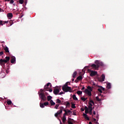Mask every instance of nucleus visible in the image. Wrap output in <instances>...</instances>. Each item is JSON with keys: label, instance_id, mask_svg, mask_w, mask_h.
<instances>
[{"label": "nucleus", "instance_id": "obj_41", "mask_svg": "<svg viewBox=\"0 0 124 124\" xmlns=\"http://www.w3.org/2000/svg\"><path fill=\"white\" fill-rule=\"evenodd\" d=\"M59 106H60V105L56 104L55 107V109H58V108H59Z\"/></svg>", "mask_w": 124, "mask_h": 124}, {"label": "nucleus", "instance_id": "obj_1", "mask_svg": "<svg viewBox=\"0 0 124 124\" xmlns=\"http://www.w3.org/2000/svg\"><path fill=\"white\" fill-rule=\"evenodd\" d=\"M95 64H93L91 65V67H92L93 69L95 70H98V68H99V66H103L104 64L102 62L98 60H96L95 61Z\"/></svg>", "mask_w": 124, "mask_h": 124}, {"label": "nucleus", "instance_id": "obj_56", "mask_svg": "<svg viewBox=\"0 0 124 124\" xmlns=\"http://www.w3.org/2000/svg\"><path fill=\"white\" fill-rule=\"evenodd\" d=\"M78 80L77 78V79H76L75 80V83H78Z\"/></svg>", "mask_w": 124, "mask_h": 124}, {"label": "nucleus", "instance_id": "obj_44", "mask_svg": "<svg viewBox=\"0 0 124 124\" xmlns=\"http://www.w3.org/2000/svg\"><path fill=\"white\" fill-rule=\"evenodd\" d=\"M84 110H89V108H88V107L85 106L84 107Z\"/></svg>", "mask_w": 124, "mask_h": 124}, {"label": "nucleus", "instance_id": "obj_12", "mask_svg": "<svg viewBox=\"0 0 124 124\" xmlns=\"http://www.w3.org/2000/svg\"><path fill=\"white\" fill-rule=\"evenodd\" d=\"M83 116L84 117L85 120H87V121H90V118L88 117V115H87V114L83 113Z\"/></svg>", "mask_w": 124, "mask_h": 124}, {"label": "nucleus", "instance_id": "obj_49", "mask_svg": "<svg viewBox=\"0 0 124 124\" xmlns=\"http://www.w3.org/2000/svg\"><path fill=\"white\" fill-rule=\"evenodd\" d=\"M89 106H90L91 107H93V104L91 103H89Z\"/></svg>", "mask_w": 124, "mask_h": 124}, {"label": "nucleus", "instance_id": "obj_22", "mask_svg": "<svg viewBox=\"0 0 124 124\" xmlns=\"http://www.w3.org/2000/svg\"><path fill=\"white\" fill-rule=\"evenodd\" d=\"M107 88L108 89H111V83H108L107 85Z\"/></svg>", "mask_w": 124, "mask_h": 124}, {"label": "nucleus", "instance_id": "obj_60", "mask_svg": "<svg viewBox=\"0 0 124 124\" xmlns=\"http://www.w3.org/2000/svg\"><path fill=\"white\" fill-rule=\"evenodd\" d=\"M3 23H4V24H6V23H8V21H4Z\"/></svg>", "mask_w": 124, "mask_h": 124}, {"label": "nucleus", "instance_id": "obj_39", "mask_svg": "<svg viewBox=\"0 0 124 124\" xmlns=\"http://www.w3.org/2000/svg\"><path fill=\"white\" fill-rule=\"evenodd\" d=\"M89 103H91V104H93V105H94V102L93 100H90Z\"/></svg>", "mask_w": 124, "mask_h": 124}, {"label": "nucleus", "instance_id": "obj_17", "mask_svg": "<svg viewBox=\"0 0 124 124\" xmlns=\"http://www.w3.org/2000/svg\"><path fill=\"white\" fill-rule=\"evenodd\" d=\"M63 111H64V112H65L64 113H63V117H65V116H66V115H67V111H66V110H65V109H63Z\"/></svg>", "mask_w": 124, "mask_h": 124}, {"label": "nucleus", "instance_id": "obj_6", "mask_svg": "<svg viewBox=\"0 0 124 124\" xmlns=\"http://www.w3.org/2000/svg\"><path fill=\"white\" fill-rule=\"evenodd\" d=\"M105 80V75L102 74L101 77L100 78H99V81L100 82H104Z\"/></svg>", "mask_w": 124, "mask_h": 124}, {"label": "nucleus", "instance_id": "obj_38", "mask_svg": "<svg viewBox=\"0 0 124 124\" xmlns=\"http://www.w3.org/2000/svg\"><path fill=\"white\" fill-rule=\"evenodd\" d=\"M98 91L99 92V93H102V90H101V88H98Z\"/></svg>", "mask_w": 124, "mask_h": 124}, {"label": "nucleus", "instance_id": "obj_57", "mask_svg": "<svg viewBox=\"0 0 124 124\" xmlns=\"http://www.w3.org/2000/svg\"><path fill=\"white\" fill-rule=\"evenodd\" d=\"M84 90H85V86H83L82 89H81V91H84Z\"/></svg>", "mask_w": 124, "mask_h": 124}, {"label": "nucleus", "instance_id": "obj_3", "mask_svg": "<svg viewBox=\"0 0 124 124\" xmlns=\"http://www.w3.org/2000/svg\"><path fill=\"white\" fill-rule=\"evenodd\" d=\"M39 97L41 98V101H46L47 100V97L45 95V93H38Z\"/></svg>", "mask_w": 124, "mask_h": 124}, {"label": "nucleus", "instance_id": "obj_26", "mask_svg": "<svg viewBox=\"0 0 124 124\" xmlns=\"http://www.w3.org/2000/svg\"><path fill=\"white\" fill-rule=\"evenodd\" d=\"M44 104L42 103H40V107H41V108H44Z\"/></svg>", "mask_w": 124, "mask_h": 124}, {"label": "nucleus", "instance_id": "obj_54", "mask_svg": "<svg viewBox=\"0 0 124 124\" xmlns=\"http://www.w3.org/2000/svg\"><path fill=\"white\" fill-rule=\"evenodd\" d=\"M48 91H49V93H52L53 92V90H52V89H48Z\"/></svg>", "mask_w": 124, "mask_h": 124}, {"label": "nucleus", "instance_id": "obj_40", "mask_svg": "<svg viewBox=\"0 0 124 124\" xmlns=\"http://www.w3.org/2000/svg\"><path fill=\"white\" fill-rule=\"evenodd\" d=\"M93 122L95 123V124H98L97 122H96V119L95 118H93Z\"/></svg>", "mask_w": 124, "mask_h": 124}, {"label": "nucleus", "instance_id": "obj_58", "mask_svg": "<svg viewBox=\"0 0 124 124\" xmlns=\"http://www.w3.org/2000/svg\"><path fill=\"white\" fill-rule=\"evenodd\" d=\"M59 94H63V92H60V93H59Z\"/></svg>", "mask_w": 124, "mask_h": 124}, {"label": "nucleus", "instance_id": "obj_51", "mask_svg": "<svg viewBox=\"0 0 124 124\" xmlns=\"http://www.w3.org/2000/svg\"><path fill=\"white\" fill-rule=\"evenodd\" d=\"M3 55V51L0 52V56H2Z\"/></svg>", "mask_w": 124, "mask_h": 124}, {"label": "nucleus", "instance_id": "obj_21", "mask_svg": "<svg viewBox=\"0 0 124 124\" xmlns=\"http://www.w3.org/2000/svg\"><path fill=\"white\" fill-rule=\"evenodd\" d=\"M68 85H70V82H66L62 87H68Z\"/></svg>", "mask_w": 124, "mask_h": 124}, {"label": "nucleus", "instance_id": "obj_29", "mask_svg": "<svg viewBox=\"0 0 124 124\" xmlns=\"http://www.w3.org/2000/svg\"><path fill=\"white\" fill-rule=\"evenodd\" d=\"M7 103L8 105H11V104H12V102L11 101V100L7 101Z\"/></svg>", "mask_w": 124, "mask_h": 124}, {"label": "nucleus", "instance_id": "obj_35", "mask_svg": "<svg viewBox=\"0 0 124 124\" xmlns=\"http://www.w3.org/2000/svg\"><path fill=\"white\" fill-rule=\"evenodd\" d=\"M89 113L90 115H92L93 114V109H89Z\"/></svg>", "mask_w": 124, "mask_h": 124}, {"label": "nucleus", "instance_id": "obj_62", "mask_svg": "<svg viewBox=\"0 0 124 124\" xmlns=\"http://www.w3.org/2000/svg\"><path fill=\"white\" fill-rule=\"evenodd\" d=\"M85 70H84V69H82V72H83L84 73H85Z\"/></svg>", "mask_w": 124, "mask_h": 124}, {"label": "nucleus", "instance_id": "obj_63", "mask_svg": "<svg viewBox=\"0 0 124 124\" xmlns=\"http://www.w3.org/2000/svg\"><path fill=\"white\" fill-rule=\"evenodd\" d=\"M5 1H10V0H5Z\"/></svg>", "mask_w": 124, "mask_h": 124}, {"label": "nucleus", "instance_id": "obj_50", "mask_svg": "<svg viewBox=\"0 0 124 124\" xmlns=\"http://www.w3.org/2000/svg\"><path fill=\"white\" fill-rule=\"evenodd\" d=\"M40 92L39 93H44V89H41Z\"/></svg>", "mask_w": 124, "mask_h": 124}, {"label": "nucleus", "instance_id": "obj_47", "mask_svg": "<svg viewBox=\"0 0 124 124\" xmlns=\"http://www.w3.org/2000/svg\"><path fill=\"white\" fill-rule=\"evenodd\" d=\"M85 114H88V113H89V109L85 110Z\"/></svg>", "mask_w": 124, "mask_h": 124}, {"label": "nucleus", "instance_id": "obj_18", "mask_svg": "<svg viewBox=\"0 0 124 124\" xmlns=\"http://www.w3.org/2000/svg\"><path fill=\"white\" fill-rule=\"evenodd\" d=\"M77 75V72L76 71L74 72L72 75L73 78H76Z\"/></svg>", "mask_w": 124, "mask_h": 124}, {"label": "nucleus", "instance_id": "obj_46", "mask_svg": "<svg viewBox=\"0 0 124 124\" xmlns=\"http://www.w3.org/2000/svg\"><path fill=\"white\" fill-rule=\"evenodd\" d=\"M2 23H3V21L0 20V25H1V26H3V24Z\"/></svg>", "mask_w": 124, "mask_h": 124}, {"label": "nucleus", "instance_id": "obj_15", "mask_svg": "<svg viewBox=\"0 0 124 124\" xmlns=\"http://www.w3.org/2000/svg\"><path fill=\"white\" fill-rule=\"evenodd\" d=\"M4 50L6 52V53H9V49H8V47L7 46L5 47Z\"/></svg>", "mask_w": 124, "mask_h": 124}, {"label": "nucleus", "instance_id": "obj_32", "mask_svg": "<svg viewBox=\"0 0 124 124\" xmlns=\"http://www.w3.org/2000/svg\"><path fill=\"white\" fill-rule=\"evenodd\" d=\"M56 103H62V101L60 99H57Z\"/></svg>", "mask_w": 124, "mask_h": 124}, {"label": "nucleus", "instance_id": "obj_43", "mask_svg": "<svg viewBox=\"0 0 124 124\" xmlns=\"http://www.w3.org/2000/svg\"><path fill=\"white\" fill-rule=\"evenodd\" d=\"M88 109H89V110H93V107H91L90 106H88Z\"/></svg>", "mask_w": 124, "mask_h": 124}, {"label": "nucleus", "instance_id": "obj_27", "mask_svg": "<svg viewBox=\"0 0 124 124\" xmlns=\"http://www.w3.org/2000/svg\"><path fill=\"white\" fill-rule=\"evenodd\" d=\"M87 89H88V90H89V91L93 92V89L92 88V87L91 86H88Z\"/></svg>", "mask_w": 124, "mask_h": 124}, {"label": "nucleus", "instance_id": "obj_16", "mask_svg": "<svg viewBox=\"0 0 124 124\" xmlns=\"http://www.w3.org/2000/svg\"><path fill=\"white\" fill-rule=\"evenodd\" d=\"M72 98H73V99H74V100H76V101L78 100V98H77V97H76V95L75 94L73 95Z\"/></svg>", "mask_w": 124, "mask_h": 124}, {"label": "nucleus", "instance_id": "obj_4", "mask_svg": "<svg viewBox=\"0 0 124 124\" xmlns=\"http://www.w3.org/2000/svg\"><path fill=\"white\" fill-rule=\"evenodd\" d=\"M62 90L63 92L65 93H72V90L71 89V87L68 86V87H62Z\"/></svg>", "mask_w": 124, "mask_h": 124}, {"label": "nucleus", "instance_id": "obj_31", "mask_svg": "<svg viewBox=\"0 0 124 124\" xmlns=\"http://www.w3.org/2000/svg\"><path fill=\"white\" fill-rule=\"evenodd\" d=\"M9 23H10V26H12L13 24H14L13 20H10Z\"/></svg>", "mask_w": 124, "mask_h": 124}, {"label": "nucleus", "instance_id": "obj_37", "mask_svg": "<svg viewBox=\"0 0 124 124\" xmlns=\"http://www.w3.org/2000/svg\"><path fill=\"white\" fill-rule=\"evenodd\" d=\"M44 90H45V91H49V88H48V87H46V88H45V86H44Z\"/></svg>", "mask_w": 124, "mask_h": 124}, {"label": "nucleus", "instance_id": "obj_14", "mask_svg": "<svg viewBox=\"0 0 124 124\" xmlns=\"http://www.w3.org/2000/svg\"><path fill=\"white\" fill-rule=\"evenodd\" d=\"M7 17H8L10 19H11V18L13 17V15L12 13H9L7 14Z\"/></svg>", "mask_w": 124, "mask_h": 124}, {"label": "nucleus", "instance_id": "obj_53", "mask_svg": "<svg viewBox=\"0 0 124 124\" xmlns=\"http://www.w3.org/2000/svg\"><path fill=\"white\" fill-rule=\"evenodd\" d=\"M67 113H72V111H71L70 110H68L67 111Z\"/></svg>", "mask_w": 124, "mask_h": 124}, {"label": "nucleus", "instance_id": "obj_30", "mask_svg": "<svg viewBox=\"0 0 124 124\" xmlns=\"http://www.w3.org/2000/svg\"><path fill=\"white\" fill-rule=\"evenodd\" d=\"M77 93H78V95H80V94H82V91H78L77 92Z\"/></svg>", "mask_w": 124, "mask_h": 124}, {"label": "nucleus", "instance_id": "obj_61", "mask_svg": "<svg viewBox=\"0 0 124 124\" xmlns=\"http://www.w3.org/2000/svg\"><path fill=\"white\" fill-rule=\"evenodd\" d=\"M93 115H95V111H93Z\"/></svg>", "mask_w": 124, "mask_h": 124}, {"label": "nucleus", "instance_id": "obj_45", "mask_svg": "<svg viewBox=\"0 0 124 124\" xmlns=\"http://www.w3.org/2000/svg\"><path fill=\"white\" fill-rule=\"evenodd\" d=\"M96 99L97 101H100V99H99V98L98 97V96L96 97Z\"/></svg>", "mask_w": 124, "mask_h": 124}, {"label": "nucleus", "instance_id": "obj_9", "mask_svg": "<svg viewBox=\"0 0 124 124\" xmlns=\"http://www.w3.org/2000/svg\"><path fill=\"white\" fill-rule=\"evenodd\" d=\"M68 124H71V123H75V120L70 118H68L67 119Z\"/></svg>", "mask_w": 124, "mask_h": 124}, {"label": "nucleus", "instance_id": "obj_25", "mask_svg": "<svg viewBox=\"0 0 124 124\" xmlns=\"http://www.w3.org/2000/svg\"><path fill=\"white\" fill-rule=\"evenodd\" d=\"M81 100H82V101H86L87 99L88 98H85L84 97H82L81 98Z\"/></svg>", "mask_w": 124, "mask_h": 124}, {"label": "nucleus", "instance_id": "obj_48", "mask_svg": "<svg viewBox=\"0 0 124 124\" xmlns=\"http://www.w3.org/2000/svg\"><path fill=\"white\" fill-rule=\"evenodd\" d=\"M100 88H101V90H102V91H105V88L102 87H101Z\"/></svg>", "mask_w": 124, "mask_h": 124}, {"label": "nucleus", "instance_id": "obj_23", "mask_svg": "<svg viewBox=\"0 0 124 124\" xmlns=\"http://www.w3.org/2000/svg\"><path fill=\"white\" fill-rule=\"evenodd\" d=\"M17 2H19L20 4H23V3H24V0H18V1H17Z\"/></svg>", "mask_w": 124, "mask_h": 124}, {"label": "nucleus", "instance_id": "obj_55", "mask_svg": "<svg viewBox=\"0 0 124 124\" xmlns=\"http://www.w3.org/2000/svg\"><path fill=\"white\" fill-rule=\"evenodd\" d=\"M58 116H59V114L57 112L55 114V117H58Z\"/></svg>", "mask_w": 124, "mask_h": 124}, {"label": "nucleus", "instance_id": "obj_13", "mask_svg": "<svg viewBox=\"0 0 124 124\" xmlns=\"http://www.w3.org/2000/svg\"><path fill=\"white\" fill-rule=\"evenodd\" d=\"M62 122L63 124H65V122H66V117L65 116H63L62 118Z\"/></svg>", "mask_w": 124, "mask_h": 124}, {"label": "nucleus", "instance_id": "obj_34", "mask_svg": "<svg viewBox=\"0 0 124 124\" xmlns=\"http://www.w3.org/2000/svg\"><path fill=\"white\" fill-rule=\"evenodd\" d=\"M66 106V107H69V106H70V103H69V102H67Z\"/></svg>", "mask_w": 124, "mask_h": 124}, {"label": "nucleus", "instance_id": "obj_19", "mask_svg": "<svg viewBox=\"0 0 124 124\" xmlns=\"http://www.w3.org/2000/svg\"><path fill=\"white\" fill-rule=\"evenodd\" d=\"M77 79L78 80V81H81L82 79H83V77L82 76H79Z\"/></svg>", "mask_w": 124, "mask_h": 124}, {"label": "nucleus", "instance_id": "obj_24", "mask_svg": "<svg viewBox=\"0 0 124 124\" xmlns=\"http://www.w3.org/2000/svg\"><path fill=\"white\" fill-rule=\"evenodd\" d=\"M47 101H50H50L51 100V99H52V97L51 96H47Z\"/></svg>", "mask_w": 124, "mask_h": 124}, {"label": "nucleus", "instance_id": "obj_42", "mask_svg": "<svg viewBox=\"0 0 124 124\" xmlns=\"http://www.w3.org/2000/svg\"><path fill=\"white\" fill-rule=\"evenodd\" d=\"M10 0V3L11 4H13V3H14V0Z\"/></svg>", "mask_w": 124, "mask_h": 124}, {"label": "nucleus", "instance_id": "obj_52", "mask_svg": "<svg viewBox=\"0 0 124 124\" xmlns=\"http://www.w3.org/2000/svg\"><path fill=\"white\" fill-rule=\"evenodd\" d=\"M80 110L82 112H84V111H85V109H84L83 108H81Z\"/></svg>", "mask_w": 124, "mask_h": 124}, {"label": "nucleus", "instance_id": "obj_20", "mask_svg": "<svg viewBox=\"0 0 124 124\" xmlns=\"http://www.w3.org/2000/svg\"><path fill=\"white\" fill-rule=\"evenodd\" d=\"M50 103L51 106H54V105H56V103L53 101V100H50Z\"/></svg>", "mask_w": 124, "mask_h": 124}, {"label": "nucleus", "instance_id": "obj_11", "mask_svg": "<svg viewBox=\"0 0 124 124\" xmlns=\"http://www.w3.org/2000/svg\"><path fill=\"white\" fill-rule=\"evenodd\" d=\"M63 109H64L63 107H61L60 108V110L58 111L57 112V113H58V115H61V114H62V111H63Z\"/></svg>", "mask_w": 124, "mask_h": 124}, {"label": "nucleus", "instance_id": "obj_36", "mask_svg": "<svg viewBox=\"0 0 124 124\" xmlns=\"http://www.w3.org/2000/svg\"><path fill=\"white\" fill-rule=\"evenodd\" d=\"M51 85V83H47L46 85L45 86V88H46V87H49Z\"/></svg>", "mask_w": 124, "mask_h": 124}, {"label": "nucleus", "instance_id": "obj_59", "mask_svg": "<svg viewBox=\"0 0 124 124\" xmlns=\"http://www.w3.org/2000/svg\"><path fill=\"white\" fill-rule=\"evenodd\" d=\"M73 115H74V116H76V112H73Z\"/></svg>", "mask_w": 124, "mask_h": 124}, {"label": "nucleus", "instance_id": "obj_2", "mask_svg": "<svg viewBox=\"0 0 124 124\" xmlns=\"http://www.w3.org/2000/svg\"><path fill=\"white\" fill-rule=\"evenodd\" d=\"M5 59H0V65L2 66V67H4L5 66V63H6L8 62H9V60H10V57L7 56L5 57Z\"/></svg>", "mask_w": 124, "mask_h": 124}, {"label": "nucleus", "instance_id": "obj_33", "mask_svg": "<svg viewBox=\"0 0 124 124\" xmlns=\"http://www.w3.org/2000/svg\"><path fill=\"white\" fill-rule=\"evenodd\" d=\"M44 105L45 106H47V105H49V102H46L44 103Z\"/></svg>", "mask_w": 124, "mask_h": 124}, {"label": "nucleus", "instance_id": "obj_7", "mask_svg": "<svg viewBox=\"0 0 124 124\" xmlns=\"http://www.w3.org/2000/svg\"><path fill=\"white\" fill-rule=\"evenodd\" d=\"M84 92L85 93H86V94H88V95H89V96H92V91H90L88 89H85Z\"/></svg>", "mask_w": 124, "mask_h": 124}, {"label": "nucleus", "instance_id": "obj_8", "mask_svg": "<svg viewBox=\"0 0 124 124\" xmlns=\"http://www.w3.org/2000/svg\"><path fill=\"white\" fill-rule=\"evenodd\" d=\"M59 93H60V89L57 88L54 89L53 93H54V94L57 95V94H58Z\"/></svg>", "mask_w": 124, "mask_h": 124}, {"label": "nucleus", "instance_id": "obj_64", "mask_svg": "<svg viewBox=\"0 0 124 124\" xmlns=\"http://www.w3.org/2000/svg\"><path fill=\"white\" fill-rule=\"evenodd\" d=\"M89 124H93L91 122H90L89 123Z\"/></svg>", "mask_w": 124, "mask_h": 124}, {"label": "nucleus", "instance_id": "obj_28", "mask_svg": "<svg viewBox=\"0 0 124 124\" xmlns=\"http://www.w3.org/2000/svg\"><path fill=\"white\" fill-rule=\"evenodd\" d=\"M71 107L72 108H73V109H75V108H76V107L75 106V104L72 103Z\"/></svg>", "mask_w": 124, "mask_h": 124}, {"label": "nucleus", "instance_id": "obj_10", "mask_svg": "<svg viewBox=\"0 0 124 124\" xmlns=\"http://www.w3.org/2000/svg\"><path fill=\"white\" fill-rule=\"evenodd\" d=\"M16 62V58L15 56H12L11 59V63H14Z\"/></svg>", "mask_w": 124, "mask_h": 124}, {"label": "nucleus", "instance_id": "obj_5", "mask_svg": "<svg viewBox=\"0 0 124 124\" xmlns=\"http://www.w3.org/2000/svg\"><path fill=\"white\" fill-rule=\"evenodd\" d=\"M88 71L89 72H91V73H90V76H91V77H93V76H95V75H97V72L92 71V70H91V69H88Z\"/></svg>", "mask_w": 124, "mask_h": 124}]
</instances>
